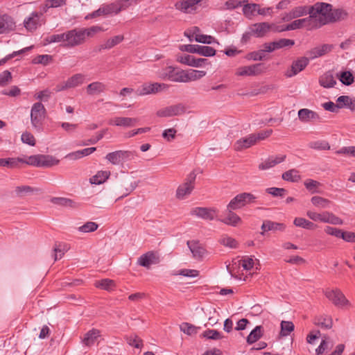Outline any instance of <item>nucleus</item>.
<instances>
[{
    "label": "nucleus",
    "mask_w": 355,
    "mask_h": 355,
    "mask_svg": "<svg viewBox=\"0 0 355 355\" xmlns=\"http://www.w3.org/2000/svg\"><path fill=\"white\" fill-rule=\"evenodd\" d=\"M102 31L100 26H94L87 28H73L64 33L65 44L64 46L73 48L85 43L87 37H93L96 33Z\"/></svg>",
    "instance_id": "obj_1"
},
{
    "label": "nucleus",
    "mask_w": 355,
    "mask_h": 355,
    "mask_svg": "<svg viewBox=\"0 0 355 355\" xmlns=\"http://www.w3.org/2000/svg\"><path fill=\"white\" fill-rule=\"evenodd\" d=\"M331 8L332 6L327 3H315L312 6L308 8L311 20H312L313 18L318 17V20L320 26L329 23L328 18L330 17Z\"/></svg>",
    "instance_id": "obj_2"
},
{
    "label": "nucleus",
    "mask_w": 355,
    "mask_h": 355,
    "mask_svg": "<svg viewBox=\"0 0 355 355\" xmlns=\"http://www.w3.org/2000/svg\"><path fill=\"white\" fill-rule=\"evenodd\" d=\"M46 110L41 102L35 103L31 110V123L32 127L37 131L42 130L43 122L46 117Z\"/></svg>",
    "instance_id": "obj_3"
},
{
    "label": "nucleus",
    "mask_w": 355,
    "mask_h": 355,
    "mask_svg": "<svg viewBox=\"0 0 355 355\" xmlns=\"http://www.w3.org/2000/svg\"><path fill=\"white\" fill-rule=\"evenodd\" d=\"M137 157L135 151L116 150L106 155L105 159L113 165H119L134 159Z\"/></svg>",
    "instance_id": "obj_4"
},
{
    "label": "nucleus",
    "mask_w": 355,
    "mask_h": 355,
    "mask_svg": "<svg viewBox=\"0 0 355 355\" xmlns=\"http://www.w3.org/2000/svg\"><path fill=\"white\" fill-rule=\"evenodd\" d=\"M157 76L162 80H168L175 83H183L184 71L172 66L162 68L157 71Z\"/></svg>",
    "instance_id": "obj_5"
},
{
    "label": "nucleus",
    "mask_w": 355,
    "mask_h": 355,
    "mask_svg": "<svg viewBox=\"0 0 355 355\" xmlns=\"http://www.w3.org/2000/svg\"><path fill=\"white\" fill-rule=\"evenodd\" d=\"M196 179V173L194 171L191 172L185 178L184 183L178 187L175 197L179 200H183L190 195L195 187Z\"/></svg>",
    "instance_id": "obj_6"
},
{
    "label": "nucleus",
    "mask_w": 355,
    "mask_h": 355,
    "mask_svg": "<svg viewBox=\"0 0 355 355\" xmlns=\"http://www.w3.org/2000/svg\"><path fill=\"white\" fill-rule=\"evenodd\" d=\"M257 197L251 193H241L233 198L227 205V209H239L256 201Z\"/></svg>",
    "instance_id": "obj_7"
},
{
    "label": "nucleus",
    "mask_w": 355,
    "mask_h": 355,
    "mask_svg": "<svg viewBox=\"0 0 355 355\" xmlns=\"http://www.w3.org/2000/svg\"><path fill=\"white\" fill-rule=\"evenodd\" d=\"M46 23V19L42 16V13H38L37 11L32 12L28 17L24 20V28L30 32L35 31L38 27Z\"/></svg>",
    "instance_id": "obj_8"
},
{
    "label": "nucleus",
    "mask_w": 355,
    "mask_h": 355,
    "mask_svg": "<svg viewBox=\"0 0 355 355\" xmlns=\"http://www.w3.org/2000/svg\"><path fill=\"white\" fill-rule=\"evenodd\" d=\"M324 295L326 297L337 307L343 308L345 306H349L351 305L349 301L338 288L327 290Z\"/></svg>",
    "instance_id": "obj_9"
},
{
    "label": "nucleus",
    "mask_w": 355,
    "mask_h": 355,
    "mask_svg": "<svg viewBox=\"0 0 355 355\" xmlns=\"http://www.w3.org/2000/svg\"><path fill=\"white\" fill-rule=\"evenodd\" d=\"M85 79V75L82 73H76L69 77L66 81L58 84L54 90L55 92L67 90L81 85Z\"/></svg>",
    "instance_id": "obj_10"
},
{
    "label": "nucleus",
    "mask_w": 355,
    "mask_h": 355,
    "mask_svg": "<svg viewBox=\"0 0 355 355\" xmlns=\"http://www.w3.org/2000/svg\"><path fill=\"white\" fill-rule=\"evenodd\" d=\"M185 112V105L182 103H178L159 110L157 112V115L159 117H171L181 115Z\"/></svg>",
    "instance_id": "obj_11"
},
{
    "label": "nucleus",
    "mask_w": 355,
    "mask_h": 355,
    "mask_svg": "<svg viewBox=\"0 0 355 355\" xmlns=\"http://www.w3.org/2000/svg\"><path fill=\"white\" fill-rule=\"evenodd\" d=\"M168 88V85L165 83H154L150 84H144L141 89L138 90V95L145 96L151 94H156Z\"/></svg>",
    "instance_id": "obj_12"
},
{
    "label": "nucleus",
    "mask_w": 355,
    "mask_h": 355,
    "mask_svg": "<svg viewBox=\"0 0 355 355\" xmlns=\"http://www.w3.org/2000/svg\"><path fill=\"white\" fill-rule=\"evenodd\" d=\"M263 72V66L262 63L252 64L239 67L236 72V76H257Z\"/></svg>",
    "instance_id": "obj_13"
},
{
    "label": "nucleus",
    "mask_w": 355,
    "mask_h": 355,
    "mask_svg": "<svg viewBox=\"0 0 355 355\" xmlns=\"http://www.w3.org/2000/svg\"><path fill=\"white\" fill-rule=\"evenodd\" d=\"M16 27L13 18L8 14L0 15V35L7 34Z\"/></svg>",
    "instance_id": "obj_14"
},
{
    "label": "nucleus",
    "mask_w": 355,
    "mask_h": 355,
    "mask_svg": "<svg viewBox=\"0 0 355 355\" xmlns=\"http://www.w3.org/2000/svg\"><path fill=\"white\" fill-rule=\"evenodd\" d=\"M216 212L214 208L195 207L191 211V214L204 220H212L216 218Z\"/></svg>",
    "instance_id": "obj_15"
},
{
    "label": "nucleus",
    "mask_w": 355,
    "mask_h": 355,
    "mask_svg": "<svg viewBox=\"0 0 355 355\" xmlns=\"http://www.w3.org/2000/svg\"><path fill=\"white\" fill-rule=\"evenodd\" d=\"M309 58L301 57L292 63L291 71H287L286 76L287 77H292L297 75L298 73L304 70V69L309 64Z\"/></svg>",
    "instance_id": "obj_16"
},
{
    "label": "nucleus",
    "mask_w": 355,
    "mask_h": 355,
    "mask_svg": "<svg viewBox=\"0 0 355 355\" xmlns=\"http://www.w3.org/2000/svg\"><path fill=\"white\" fill-rule=\"evenodd\" d=\"M309 13V8L306 6H297L291 11L282 15V19L284 21H289L293 19L302 17Z\"/></svg>",
    "instance_id": "obj_17"
},
{
    "label": "nucleus",
    "mask_w": 355,
    "mask_h": 355,
    "mask_svg": "<svg viewBox=\"0 0 355 355\" xmlns=\"http://www.w3.org/2000/svg\"><path fill=\"white\" fill-rule=\"evenodd\" d=\"M202 0H182L175 3V9L184 12L191 13L196 10V6Z\"/></svg>",
    "instance_id": "obj_18"
},
{
    "label": "nucleus",
    "mask_w": 355,
    "mask_h": 355,
    "mask_svg": "<svg viewBox=\"0 0 355 355\" xmlns=\"http://www.w3.org/2000/svg\"><path fill=\"white\" fill-rule=\"evenodd\" d=\"M137 122L138 119L137 118L117 116L110 119L108 121V124L123 128H130L135 126Z\"/></svg>",
    "instance_id": "obj_19"
},
{
    "label": "nucleus",
    "mask_w": 355,
    "mask_h": 355,
    "mask_svg": "<svg viewBox=\"0 0 355 355\" xmlns=\"http://www.w3.org/2000/svg\"><path fill=\"white\" fill-rule=\"evenodd\" d=\"M333 48L334 46L332 44H322L321 46L314 47L312 49L309 50V51L306 52V55L311 60H313L331 51Z\"/></svg>",
    "instance_id": "obj_20"
},
{
    "label": "nucleus",
    "mask_w": 355,
    "mask_h": 355,
    "mask_svg": "<svg viewBox=\"0 0 355 355\" xmlns=\"http://www.w3.org/2000/svg\"><path fill=\"white\" fill-rule=\"evenodd\" d=\"M270 23L260 22L253 24L250 28V32L257 37H263L270 31Z\"/></svg>",
    "instance_id": "obj_21"
},
{
    "label": "nucleus",
    "mask_w": 355,
    "mask_h": 355,
    "mask_svg": "<svg viewBox=\"0 0 355 355\" xmlns=\"http://www.w3.org/2000/svg\"><path fill=\"white\" fill-rule=\"evenodd\" d=\"M191 250L193 257L196 259H202L206 254V250L197 241H188L187 243Z\"/></svg>",
    "instance_id": "obj_22"
},
{
    "label": "nucleus",
    "mask_w": 355,
    "mask_h": 355,
    "mask_svg": "<svg viewBox=\"0 0 355 355\" xmlns=\"http://www.w3.org/2000/svg\"><path fill=\"white\" fill-rule=\"evenodd\" d=\"M255 144V134H251L248 137L237 140L234 144V149L237 151H240L243 149L248 148Z\"/></svg>",
    "instance_id": "obj_23"
},
{
    "label": "nucleus",
    "mask_w": 355,
    "mask_h": 355,
    "mask_svg": "<svg viewBox=\"0 0 355 355\" xmlns=\"http://www.w3.org/2000/svg\"><path fill=\"white\" fill-rule=\"evenodd\" d=\"M157 257L153 252H148L146 254H142L137 261L139 265L149 268L151 264H155L157 263Z\"/></svg>",
    "instance_id": "obj_24"
},
{
    "label": "nucleus",
    "mask_w": 355,
    "mask_h": 355,
    "mask_svg": "<svg viewBox=\"0 0 355 355\" xmlns=\"http://www.w3.org/2000/svg\"><path fill=\"white\" fill-rule=\"evenodd\" d=\"M299 119L302 122H309L311 120L319 119V115L314 111L303 108L298 111Z\"/></svg>",
    "instance_id": "obj_25"
},
{
    "label": "nucleus",
    "mask_w": 355,
    "mask_h": 355,
    "mask_svg": "<svg viewBox=\"0 0 355 355\" xmlns=\"http://www.w3.org/2000/svg\"><path fill=\"white\" fill-rule=\"evenodd\" d=\"M320 85L324 88L333 87L336 84V80L331 71H327L319 78Z\"/></svg>",
    "instance_id": "obj_26"
},
{
    "label": "nucleus",
    "mask_w": 355,
    "mask_h": 355,
    "mask_svg": "<svg viewBox=\"0 0 355 355\" xmlns=\"http://www.w3.org/2000/svg\"><path fill=\"white\" fill-rule=\"evenodd\" d=\"M234 210L227 209L226 217L220 220L226 225L236 227L241 221V219L236 214L233 212Z\"/></svg>",
    "instance_id": "obj_27"
},
{
    "label": "nucleus",
    "mask_w": 355,
    "mask_h": 355,
    "mask_svg": "<svg viewBox=\"0 0 355 355\" xmlns=\"http://www.w3.org/2000/svg\"><path fill=\"white\" fill-rule=\"evenodd\" d=\"M285 227L286 226L284 223L272 222L270 220H265L261 225V230L263 232H261V234L263 235L264 232L267 231H284Z\"/></svg>",
    "instance_id": "obj_28"
},
{
    "label": "nucleus",
    "mask_w": 355,
    "mask_h": 355,
    "mask_svg": "<svg viewBox=\"0 0 355 355\" xmlns=\"http://www.w3.org/2000/svg\"><path fill=\"white\" fill-rule=\"evenodd\" d=\"M313 323L316 326L320 327L324 329H329L332 327L333 321L330 316L321 315L315 317L313 320Z\"/></svg>",
    "instance_id": "obj_29"
},
{
    "label": "nucleus",
    "mask_w": 355,
    "mask_h": 355,
    "mask_svg": "<svg viewBox=\"0 0 355 355\" xmlns=\"http://www.w3.org/2000/svg\"><path fill=\"white\" fill-rule=\"evenodd\" d=\"M101 336V332L96 329H92L85 334L83 343L88 347L93 345L96 340Z\"/></svg>",
    "instance_id": "obj_30"
},
{
    "label": "nucleus",
    "mask_w": 355,
    "mask_h": 355,
    "mask_svg": "<svg viewBox=\"0 0 355 355\" xmlns=\"http://www.w3.org/2000/svg\"><path fill=\"white\" fill-rule=\"evenodd\" d=\"M311 21V17H309L303 19H296L292 21L291 23L286 25L285 29H287V31L300 29L309 25Z\"/></svg>",
    "instance_id": "obj_31"
},
{
    "label": "nucleus",
    "mask_w": 355,
    "mask_h": 355,
    "mask_svg": "<svg viewBox=\"0 0 355 355\" xmlns=\"http://www.w3.org/2000/svg\"><path fill=\"white\" fill-rule=\"evenodd\" d=\"M336 102L338 104L339 109L347 107L352 111L355 110V99L350 98L348 96H340L337 98Z\"/></svg>",
    "instance_id": "obj_32"
},
{
    "label": "nucleus",
    "mask_w": 355,
    "mask_h": 355,
    "mask_svg": "<svg viewBox=\"0 0 355 355\" xmlns=\"http://www.w3.org/2000/svg\"><path fill=\"white\" fill-rule=\"evenodd\" d=\"M59 162L51 155H39V167H51L58 164Z\"/></svg>",
    "instance_id": "obj_33"
},
{
    "label": "nucleus",
    "mask_w": 355,
    "mask_h": 355,
    "mask_svg": "<svg viewBox=\"0 0 355 355\" xmlns=\"http://www.w3.org/2000/svg\"><path fill=\"white\" fill-rule=\"evenodd\" d=\"M110 171H99L96 175L92 176L89 182L94 184H101L105 182L110 177Z\"/></svg>",
    "instance_id": "obj_34"
},
{
    "label": "nucleus",
    "mask_w": 355,
    "mask_h": 355,
    "mask_svg": "<svg viewBox=\"0 0 355 355\" xmlns=\"http://www.w3.org/2000/svg\"><path fill=\"white\" fill-rule=\"evenodd\" d=\"M105 85L101 82H93L87 86V93L89 95H94L103 92L105 90Z\"/></svg>",
    "instance_id": "obj_35"
},
{
    "label": "nucleus",
    "mask_w": 355,
    "mask_h": 355,
    "mask_svg": "<svg viewBox=\"0 0 355 355\" xmlns=\"http://www.w3.org/2000/svg\"><path fill=\"white\" fill-rule=\"evenodd\" d=\"M206 72L204 71L191 70L190 71H184V81L183 83H189L205 76Z\"/></svg>",
    "instance_id": "obj_36"
},
{
    "label": "nucleus",
    "mask_w": 355,
    "mask_h": 355,
    "mask_svg": "<svg viewBox=\"0 0 355 355\" xmlns=\"http://www.w3.org/2000/svg\"><path fill=\"white\" fill-rule=\"evenodd\" d=\"M293 224L296 227H302L306 230H315L317 227V225L313 222L301 217L295 218L294 219Z\"/></svg>",
    "instance_id": "obj_37"
},
{
    "label": "nucleus",
    "mask_w": 355,
    "mask_h": 355,
    "mask_svg": "<svg viewBox=\"0 0 355 355\" xmlns=\"http://www.w3.org/2000/svg\"><path fill=\"white\" fill-rule=\"evenodd\" d=\"M311 202L315 207L322 209L329 208L331 204L329 200L318 196H313Z\"/></svg>",
    "instance_id": "obj_38"
},
{
    "label": "nucleus",
    "mask_w": 355,
    "mask_h": 355,
    "mask_svg": "<svg viewBox=\"0 0 355 355\" xmlns=\"http://www.w3.org/2000/svg\"><path fill=\"white\" fill-rule=\"evenodd\" d=\"M295 44V41L291 39L281 38L279 40L273 41L275 50H279L284 48H290Z\"/></svg>",
    "instance_id": "obj_39"
},
{
    "label": "nucleus",
    "mask_w": 355,
    "mask_h": 355,
    "mask_svg": "<svg viewBox=\"0 0 355 355\" xmlns=\"http://www.w3.org/2000/svg\"><path fill=\"white\" fill-rule=\"evenodd\" d=\"M282 178L286 181L292 182H298L301 179L299 172L296 169H291L284 172L282 174Z\"/></svg>",
    "instance_id": "obj_40"
},
{
    "label": "nucleus",
    "mask_w": 355,
    "mask_h": 355,
    "mask_svg": "<svg viewBox=\"0 0 355 355\" xmlns=\"http://www.w3.org/2000/svg\"><path fill=\"white\" fill-rule=\"evenodd\" d=\"M95 286L96 287L99 288L101 289L110 291L115 288L116 284L114 281L112 279H103L100 281L96 282Z\"/></svg>",
    "instance_id": "obj_41"
},
{
    "label": "nucleus",
    "mask_w": 355,
    "mask_h": 355,
    "mask_svg": "<svg viewBox=\"0 0 355 355\" xmlns=\"http://www.w3.org/2000/svg\"><path fill=\"white\" fill-rule=\"evenodd\" d=\"M330 14V17L328 18L329 23L343 20L345 19L347 16V12L343 9H331Z\"/></svg>",
    "instance_id": "obj_42"
},
{
    "label": "nucleus",
    "mask_w": 355,
    "mask_h": 355,
    "mask_svg": "<svg viewBox=\"0 0 355 355\" xmlns=\"http://www.w3.org/2000/svg\"><path fill=\"white\" fill-rule=\"evenodd\" d=\"M262 336V327L257 326L248 336L247 343L250 345L257 342Z\"/></svg>",
    "instance_id": "obj_43"
},
{
    "label": "nucleus",
    "mask_w": 355,
    "mask_h": 355,
    "mask_svg": "<svg viewBox=\"0 0 355 355\" xmlns=\"http://www.w3.org/2000/svg\"><path fill=\"white\" fill-rule=\"evenodd\" d=\"M123 39L124 37L123 35H116L112 38L108 39L101 46L100 49H110L121 42Z\"/></svg>",
    "instance_id": "obj_44"
},
{
    "label": "nucleus",
    "mask_w": 355,
    "mask_h": 355,
    "mask_svg": "<svg viewBox=\"0 0 355 355\" xmlns=\"http://www.w3.org/2000/svg\"><path fill=\"white\" fill-rule=\"evenodd\" d=\"M196 53L205 57H211L216 54V50L211 46L197 44Z\"/></svg>",
    "instance_id": "obj_45"
},
{
    "label": "nucleus",
    "mask_w": 355,
    "mask_h": 355,
    "mask_svg": "<svg viewBox=\"0 0 355 355\" xmlns=\"http://www.w3.org/2000/svg\"><path fill=\"white\" fill-rule=\"evenodd\" d=\"M218 241L221 245L230 248H236L238 247V242L227 235H223Z\"/></svg>",
    "instance_id": "obj_46"
},
{
    "label": "nucleus",
    "mask_w": 355,
    "mask_h": 355,
    "mask_svg": "<svg viewBox=\"0 0 355 355\" xmlns=\"http://www.w3.org/2000/svg\"><path fill=\"white\" fill-rule=\"evenodd\" d=\"M329 337L327 335H324L322 336V340L320 343V345L315 349V353L317 355H320L324 352L326 349H330L332 347L333 344L329 343L327 340Z\"/></svg>",
    "instance_id": "obj_47"
},
{
    "label": "nucleus",
    "mask_w": 355,
    "mask_h": 355,
    "mask_svg": "<svg viewBox=\"0 0 355 355\" xmlns=\"http://www.w3.org/2000/svg\"><path fill=\"white\" fill-rule=\"evenodd\" d=\"M258 8V4L248 3L244 5L243 7V12L246 17L251 19L253 16H254V13L257 12Z\"/></svg>",
    "instance_id": "obj_48"
},
{
    "label": "nucleus",
    "mask_w": 355,
    "mask_h": 355,
    "mask_svg": "<svg viewBox=\"0 0 355 355\" xmlns=\"http://www.w3.org/2000/svg\"><path fill=\"white\" fill-rule=\"evenodd\" d=\"M20 162H24V159L21 158H8V159H0V166H9L10 168H16Z\"/></svg>",
    "instance_id": "obj_49"
},
{
    "label": "nucleus",
    "mask_w": 355,
    "mask_h": 355,
    "mask_svg": "<svg viewBox=\"0 0 355 355\" xmlns=\"http://www.w3.org/2000/svg\"><path fill=\"white\" fill-rule=\"evenodd\" d=\"M295 326L291 321H282L281 322V335L282 336H288L291 332L294 330Z\"/></svg>",
    "instance_id": "obj_50"
},
{
    "label": "nucleus",
    "mask_w": 355,
    "mask_h": 355,
    "mask_svg": "<svg viewBox=\"0 0 355 355\" xmlns=\"http://www.w3.org/2000/svg\"><path fill=\"white\" fill-rule=\"evenodd\" d=\"M52 202L59 206L67 207H72L75 204L72 200L66 198H53L52 199Z\"/></svg>",
    "instance_id": "obj_51"
},
{
    "label": "nucleus",
    "mask_w": 355,
    "mask_h": 355,
    "mask_svg": "<svg viewBox=\"0 0 355 355\" xmlns=\"http://www.w3.org/2000/svg\"><path fill=\"white\" fill-rule=\"evenodd\" d=\"M98 224L94 222H87L82 226H80L78 230L79 232H83V233H89V232H93L96 231L98 229Z\"/></svg>",
    "instance_id": "obj_52"
},
{
    "label": "nucleus",
    "mask_w": 355,
    "mask_h": 355,
    "mask_svg": "<svg viewBox=\"0 0 355 355\" xmlns=\"http://www.w3.org/2000/svg\"><path fill=\"white\" fill-rule=\"evenodd\" d=\"M309 146L311 148L315 150H329L330 149V146L328 142L324 141H312L309 144Z\"/></svg>",
    "instance_id": "obj_53"
},
{
    "label": "nucleus",
    "mask_w": 355,
    "mask_h": 355,
    "mask_svg": "<svg viewBox=\"0 0 355 355\" xmlns=\"http://www.w3.org/2000/svg\"><path fill=\"white\" fill-rule=\"evenodd\" d=\"M203 337L212 340H220L223 338L222 334L215 329H208L203 332Z\"/></svg>",
    "instance_id": "obj_54"
},
{
    "label": "nucleus",
    "mask_w": 355,
    "mask_h": 355,
    "mask_svg": "<svg viewBox=\"0 0 355 355\" xmlns=\"http://www.w3.org/2000/svg\"><path fill=\"white\" fill-rule=\"evenodd\" d=\"M103 6L106 15L112 14L116 15L121 12L117 1Z\"/></svg>",
    "instance_id": "obj_55"
},
{
    "label": "nucleus",
    "mask_w": 355,
    "mask_h": 355,
    "mask_svg": "<svg viewBox=\"0 0 355 355\" xmlns=\"http://www.w3.org/2000/svg\"><path fill=\"white\" fill-rule=\"evenodd\" d=\"M195 40L199 43L210 44L216 42V40L211 35H202V34H196L195 37Z\"/></svg>",
    "instance_id": "obj_56"
},
{
    "label": "nucleus",
    "mask_w": 355,
    "mask_h": 355,
    "mask_svg": "<svg viewBox=\"0 0 355 355\" xmlns=\"http://www.w3.org/2000/svg\"><path fill=\"white\" fill-rule=\"evenodd\" d=\"M126 340L129 345L133 346L137 349L141 348L143 345L141 339L136 335H131L126 337Z\"/></svg>",
    "instance_id": "obj_57"
},
{
    "label": "nucleus",
    "mask_w": 355,
    "mask_h": 355,
    "mask_svg": "<svg viewBox=\"0 0 355 355\" xmlns=\"http://www.w3.org/2000/svg\"><path fill=\"white\" fill-rule=\"evenodd\" d=\"M21 140L23 143L29 146H34L35 145V139L33 134L29 132H24L21 136Z\"/></svg>",
    "instance_id": "obj_58"
},
{
    "label": "nucleus",
    "mask_w": 355,
    "mask_h": 355,
    "mask_svg": "<svg viewBox=\"0 0 355 355\" xmlns=\"http://www.w3.org/2000/svg\"><path fill=\"white\" fill-rule=\"evenodd\" d=\"M320 182L312 179H308L304 182V186L311 193H318L317 188L320 185Z\"/></svg>",
    "instance_id": "obj_59"
},
{
    "label": "nucleus",
    "mask_w": 355,
    "mask_h": 355,
    "mask_svg": "<svg viewBox=\"0 0 355 355\" xmlns=\"http://www.w3.org/2000/svg\"><path fill=\"white\" fill-rule=\"evenodd\" d=\"M47 44L62 42L65 44L64 33L61 34L51 35L45 38Z\"/></svg>",
    "instance_id": "obj_60"
},
{
    "label": "nucleus",
    "mask_w": 355,
    "mask_h": 355,
    "mask_svg": "<svg viewBox=\"0 0 355 355\" xmlns=\"http://www.w3.org/2000/svg\"><path fill=\"white\" fill-rule=\"evenodd\" d=\"M51 60L52 56L50 55H40L33 60V63L47 65Z\"/></svg>",
    "instance_id": "obj_61"
},
{
    "label": "nucleus",
    "mask_w": 355,
    "mask_h": 355,
    "mask_svg": "<svg viewBox=\"0 0 355 355\" xmlns=\"http://www.w3.org/2000/svg\"><path fill=\"white\" fill-rule=\"evenodd\" d=\"M340 80L345 85H350L354 82V77L351 72L343 71L340 74Z\"/></svg>",
    "instance_id": "obj_62"
},
{
    "label": "nucleus",
    "mask_w": 355,
    "mask_h": 355,
    "mask_svg": "<svg viewBox=\"0 0 355 355\" xmlns=\"http://www.w3.org/2000/svg\"><path fill=\"white\" fill-rule=\"evenodd\" d=\"M12 80L11 73L6 70L0 73V85L2 87L6 86Z\"/></svg>",
    "instance_id": "obj_63"
},
{
    "label": "nucleus",
    "mask_w": 355,
    "mask_h": 355,
    "mask_svg": "<svg viewBox=\"0 0 355 355\" xmlns=\"http://www.w3.org/2000/svg\"><path fill=\"white\" fill-rule=\"evenodd\" d=\"M338 155H347L355 157V146H344L336 152Z\"/></svg>",
    "instance_id": "obj_64"
}]
</instances>
